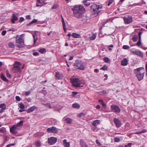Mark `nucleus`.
Here are the masks:
<instances>
[{"mask_svg":"<svg viewBox=\"0 0 147 147\" xmlns=\"http://www.w3.org/2000/svg\"><path fill=\"white\" fill-rule=\"evenodd\" d=\"M71 9L73 11V15L75 17L81 19L84 17V14L86 10L83 6L80 5H76Z\"/></svg>","mask_w":147,"mask_h":147,"instance_id":"f257e3e1","label":"nucleus"},{"mask_svg":"<svg viewBox=\"0 0 147 147\" xmlns=\"http://www.w3.org/2000/svg\"><path fill=\"white\" fill-rule=\"evenodd\" d=\"M144 73V70L143 68H138L134 70V73L139 81L143 79Z\"/></svg>","mask_w":147,"mask_h":147,"instance_id":"f03ea898","label":"nucleus"},{"mask_svg":"<svg viewBox=\"0 0 147 147\" xmlns=\"http://www.w3.org/2000/svg\"><path fill=\"white\" fill-rule=\"evenodd\" d=\"M102 6L92 3V15L95 17L97 16L101 11Z\"/></svg>","mask_w":147,"mask_h":147,"instance_id":"7ed1b4c3","label":"nucleus"},{"mask_svg":"<svg viewBox=\"0 0 147 147\" xmlns=\"http://www.w3.org/2000/svg\"><path fill=\"white\" fill-rule=\"evenodd\" d=\"M21 63L19 62L16 61L13 64L14 67L12 69V71L14 73H18L21 72V69H23L24 67V65L21 67Z\"/></svg>","mask_w":147,"mask_h":147,"instance_id":"20e7f679","label":"nucleus"},{"mask_svg":"<svg viewBox=\"0 0 147 147\" xmlns=\"http://www.w3.org/2000/svg\"><path fill=\"white\" fill-rule=\"evenodd\" d=\"M16 42L19 44L16 45L17 47L19 48H21L23 47V45L24 43V39L20 36L19 37V36H16Z\"/></svg>","mask_w":147,"mask_h":147,"instance_id":"39448f33","label":"nucleus"},{"mask_svg":"<svg viewBox=\"0 0 147 147\" xmlns=\"http://www.w3.org/2000/svg\"><path fill=\"white\" fill-rule=\"evenodd\" d=\"M75 67L79 69L83 70L84 69V65L83 63L81 61L76 60L74 63Z\"/></svg>","mask_w":147,"mask_h":147,"instance_id":"423d86ee","label":"nucleus"},{"mask_svg":"<svg viewBox=\"0 0 147 147\" xmlns=\"http://www.w3.org/2000/svg\"><path fill=\"white\" fill-rule=\"evenodd\" d=\"M124 23L125 24H128L131 23L133 21V18L131 16L124 17L123 18Z\"/></svg>","mask_w":147,"mask_h":147,"instance_id":"0eeeda50","label":"nucleus"},{"mask_svg":"<svg viewBox=\"0 0 147 147\" xmlns=\"http://www.w3.org/2000/svg\"><path fill=\"white\" fill-rule=\"evenodd\" d=\"M47 131L49 133L57 134L58 131L59 129L55 127L52 126L47 128Z\"/></svg>","mask_w":147,"mask_h":147,"instance_id":"6e6552de","label":"nucleus"},{"mask_svg":"<svg viewBox=\"0 0 147 147\" xmlns=\"http://www.w3.org/2000/svg\"><path fill=\"white\" fill-rule=\"evenodd\" d=\"M79 80L78 78H74L71 80L72 85L75 87H82L83 86H81L78 83Z\"/></svg>","mask_w":147,"mask_h":147,"instance_id":"1a4fd4ad","label":"nucleus"},{"mask_svg":"<svg viewBox=\"0 0 147 147\" xmlns=\"http://www.w3.org/2000/svg\"><path fill=\"white\" fill-rule=\"evenodd\" d=\"M111 109L113 112L115 113H119L120 112V109L117 105H115L111 106Z\"/></svg>","mask_w":147,"mask_h":147,"instance_id":"9d476101","label":"nucleus"},{"mask_svg":"<svg viewBox=\"0 0 147 147\" xmlns=\"http://www.w3.org/2000/svg\"><path fill=\"white\" fill-rule=\"evenodd\" d=\"M57 138L53 137H51L48 139V143L50 145L54 144L57 142Z\"/></svg>","mask_w":147,"mask_h":147,"instance_id":"9b49d317","label":"nucleus"},{"mask_svg":"<svg viewBox=\"0 0 147 147\" xmlns=\"http://www.w3.org/2000/svg\"><path fill=\"white\" fill-rule=\"evenodd\" d=\"M20 129L19 128L16 126L15 125L12 126L10 129V132L14 134H16L18 133L17 131V130Z\"/></svg>","mask_w":147,"mask_h":147,"instance_id":"f8f14e48","label":"nucleus"},{"mask_svg":"<svg viewBox=\"0 0 147 147\" xmlns=\"http://www.w3.org/2000/svg\"><path fill=\"white\" fill-rule=\"evenodd\" d=\"M100 120H96L92 122V130H97V128L96 126L100 124Z\"/></svg>","mask_w":147,"mask_h":147,"instance_id":"ddd939ff","label":"nucleus"},{"mask_svg":"<svg viewBox=\"0 0 147 147\" xmlns=\"http://www.w3.org/2000/svg\"><path fill=\"white\" fill-rule=\"evenodd\" d=\"M113 121L117 127L119 128L121 126V122L118 119L114 118L113 119Z\"/></svg>","mask_w":147,"mask_h":147,"instance_id":"4468645a","label":"nucleus"},{"mask_svg":"<svg viewBox=\"0 0 147 147\" xmlns=\"http://www.w3.org/2000/svg\"><path fill=\"white\" fill-rule=\"evenodd\" d=\"M18 15L19 14L18 13L13 14L12 18L11 20V22L13 24H14L15 23V21H16L18 20V18L17 16H18Z\"/></svg>","mask_w":147,"mask_h":147,"instance_id":"2eb2a0df","label":"nucleus"},{"mask_svg":"<svg viewBox=\"0 0 147 147\" xmlns=\"http://www.w3.org/2000/svg\"><path fill=\"white\" fill-rule=\"evenodd\" d=\"M37 107L35 106H33L29 108L28 109L26 110V111L28 113H29L33 111L35 109H37Z\"/></svg>","mask_w":147,"mask_h":147,"instance_id":"dca6fc26","label":"nucleus"},{"mask_svg":"<svg viewBox=\"0 0 147 147\" xmlns=\"http://www.w3.org/2000/svg\"><path fill=\"white\" fill-rule=\"evenodd\" d=\"M55 76L58 80H60L62 78L63 76L62 74H60L58 71H57L56 72Z\"/></svg>","mask_w":147,"mask_h":147,"instance_id":"f3484780","label":"nucleus"},{"mask_svg":"<svg viewBox=\"0 0 147 147\" xmlns=\"http://www.w3.org/2000/svg\"><path fill=\"white\" fill-rule=\"evenodd\" d=\"M128 62L127 59L125 58L121 61V65L123 66H126L127 65Z\"/></svg>","mask_w":147,"mask_h":147,"instance_id":"a211bd4d","label":"nucleus"},{"mask_svg":"<svg viewBox=\"0 0 147 147\" xmlns=\"http://www.w3.org/2000/svg\"><path fill=\"white\" fill-rule=\"evenodd\" d=\"M66 117H63L62 119L63 121H65L66 123H67L70 124L72 122V120L70 118H65Z\"/></svg>","mask_w":147,"mask_h":147,"instance_id":"6ab92c4d","label":"nucleus"},{"mask_svg":"<svg viewBox=\"0 0 147 147\" xmlns=\"http://www.w3.org/2000/svg\"><path fill=\"white\" fill-rule=\"evenodd\" d=\"M80 144L82 147H88V146L83 139H81Z\"/></svg>","mask_w":147,"mask_h":147,"instance_id":"aec40b11","label":"nucleus"},{"mask_svg":"<svg viewBox=\"0 0 147 147\" xmlns=\"http://www.w3.org/2000/svg\"><path fill=\"white\" fill-rule=\"evenodd\" d=\"M6 132V129L3 127L0 128V136H2L3 134H5Z\"/></svg>","mask_w":147,"mask_h":147,"instance_id":"412c9836","label":"nucleus"},{"mask_svg":"<svg viewBox=\"0 0 147 147\" xmlns=\"http://www.w3.org/2000/svg\"><path fill=\"white\" fill-rule=\"evenodd\" d=\"M37 20L36 19H33L32 21H31L26 26H30L32 24L36 23L37 22Z\"/></svg>","mask_w":147,"mask_h":147,"instance_id":"4be33fe9","label":"nucleus"},{"mask_svg":"<svg viewBox=\"0 0 147 147\" xmlns=\"http://www.w3.org/2000/svg\"><path fill=\"white\" fill-rule=\"evenodd\" d=\"M63 144L65 147H69L70 146L69 142H67L66 139H65L63 140Z\"/></svg>","mask_w":147,"mask_h":147,"instance_id":"5701e85b","label":"nucleus"},{"mask_svg":"<svg viewBox=\"0 0 147 147\" xmlns=\"http://www.w3.org/2000/svg\"><path fill=\"white\" fill-rule=\"evenodd\" d=\"M71 36H72L73 37L76 38H81V36L80 34L75 33H73L71 35Z\"/></svg>","mask_w":147,"mask_h":147,"instance_id":"b1692460","label":"nucleus"},{"mask_svg":"<svg viewBox=\"0 0 147 147\" xmlns=\"http://www.w3.org/2000/svg\"><path fill=\"white\" fill-rule=\"evenodd\" d=\"M32 36L34 38V44H35L37 40V35L36 33L32 34Z\"/></svg>","mask_w":147,"mask_h":147,"instance_id":"393cba45","label":"nucleus"},{"mask_svg":"<svg viewBox=\"0 0 147 147\" xmlns=\"http://www.w3.org/2000/svg\"><path fill=\"white\" fill-rule=\"evenodd\" d=\"M72 107L74 108L79 109L80 107V106L78 103H75L72 104Z\"/></svg>","mask_w":147,"mask_h":147,"instance_id":"a878e982","label":"nucleus"},{"mask_svg":"<svg viewBox=\"0 0 147 147\" xmlns=\"http://www.w3.org/2000/svg\"><path fill=\"white\" fill-rule=\"evenodd\" d=\"M147 132V130L145 129H143L141 131L137 132L134 133V134H141Z\"/></svg>","mask_w":147,"mask_h":147,"instance_id":"bb28decb","label":"nucleus"},{"mask_svg":"<svg viewBox=\"0 0 147 147\" xmlns=\"http://www.w3.org/2000/svg\"><path fill=\"white\" fill-rule=\"evenodd\" d=\"M88 0H84L82 2L84 3V4L86 6H89L90 4V3L88 1Z\"/></svg>","mask_w":147,"mask_h":147,"instance_id":"cd10ccee","label":"nucleus"},{"mask_svg":"<svg viewBox=\"0 0 147 147\" xmlns=\"http://www.w3.org/2000/svg\"><path fill=\"white\" fill-rule=\"evenodd\" d=\"M23 123V121H21L15 125H16V126H17V127H18V128H19V126L22 125Z\"/></svg>","mask_w":147,"mask_h":147,"instance_id":"c85d7f7f","label":"nucleus"},{"mask_svg":"<svg viewBox=\"0 0 147 147\" xmlns=\"http://www.w3.org/2000/svg\"><path fill=\"white\" fill-rule=\"evenodd\" d=\"M98 102L100 104L102 105V106L103 107L105 108H106V105L103 102V101L102 100H99Z\"/></svg>","mask_w":147,"mask_h":147,"instance_id":"c756f323","label":"nucleus"},{"mask_svg":"<svg viewBox=\"0 0 147 147\" xmlns=\"http://www.w3.org/2000/svg\"><path fill=\"white\" fill-rule=\"evenodd\" d=\"M1 78L4 81L6 82H8V80L7 79L6 77L4 75L2 74L1 76Z\"/></svg>","mask_w":147,"mask_h":147,"instance_id":"7c9ffc66","label":"nucleus"},{"mask_svg":"<svg viewBox=\"0 0 147 147\" xmlns=\"http://www.w3.org/2000/svg\"><path fill=\"white\" fill-rule=\"evenodd\" d=\"M136 55L141 57H142L143 56V53L139 50H138V51L137 52V53Z\"/></svg>","mask_w":147,"mask_h":147,"instance_id":"2f4dec72","label":"nucleus"},{"mask_svg":"<svg viewBox=\"0 0 147 147\" xmlns=\"http://www.w3.org/2000/svg\"><path fill=\"white\" fill-rule=\"evenodd\" d=\"M103 60L106 63H109L110 62V60L108 57H105L103 58Z\"/></svg>","mask_w":147,"mask_h":147,"instance_id":"473e14b6","label":"nucleus"},{"mask_svg":"<svg viewBox=\"0 0 147 147\" xmlns=\"http://www.w3.org/2000/svg\"><path fill=\"white\" fill-rule=\"evenodd\" d=\"M42 105L46 106H47L50 108H52V107L50 104L49 103H42Z\"/></svg>","mask_w":147,"mask_h":147,"instance_id":"72a5a7b5","label":"nucleus"},{"mask_svg":"<svg viewBox=\"0 0 147 147\" xmlns=\"http://www.w3.org/2000/svg\"><path fill=\"white\" fill-rule=\"evenodd\" d=\"M38 51L41 53H43L46 52V50L45 48L41 49L39 50Z\"/></svg>","mask_w":147,"mask_h":147,"instance_id":"f704fd0d","label":"nucleus"},{"mask_svg":"<svg viewBox=\"0 0 147 147\" xmlns=\"http://www.w3.org/2000/svg\"><path fill=\"white\" fill-rule=\"evenodd\" d=\"M18 106L19 108L21 109H24L25 108V106L24 104L22 103H19L18 104Z\"/></svg>","mask_w":147,"mask_h":147,"instance_id":"c9c22d12","label":"nucleus"},{"mask_svg":"<svg viewBox=\"0 0 147 147\" xmlns=\"http://www.w3.org/2000/svg\"><path fill=\"white\" fill-rule=\"evenodd\" d=\"M107 66L106 65H104L103 66L100 68V69L103 70L104 71L107 70Z\"/></svg>","mask_w":147,"mask_h":147,"instance_id":"e433bc0d","label":"nucleus"},{"mask_svg":"<svg viewBox=\"0 0 147 147\" xmlns=\"http://www.w3.org/2000/svg\"><path fill=\"white\" fill-rule=\"evenodd\" d=\"M132 39L134 42H136L138 39V36L136 35L133 36L132 38Z\"/></svg>","mask_w":147,"mask_h":147,"instance_id":"4c0bfd02","label":"nucleus"},{"mask_svg":"<svg viewBox=\"0 0 147 147\" xmlns=\"http://www.w3.org/2000/svg\"><path fill=\"white\" fill-rule=\"evenodd\" d=\"M8 46L11 48H13L14 47V44L12 42H10L8 43Z\"/></svg>","mask_w":147,"mask_h":147,"instance_id":"58836bf2","label":"nucleus"},{"mask_svg":"<svg viewBox=\"0 0 147 147\" xmlns=\"http://www.w3.org/2000/svg\"><path fill=\"white\" fill-rule=\"evenodd\" d=\"M6 73L7 77L9 78H11V75L9 74L7 70L6 71Z\"/></svg>","mask_w":147,"mask_h":147,"instance_id":"ea45409f","label":"nucleus"},{"mask_svg":"<svg viewBox=\"0 0 147 147\" xmlns=\"http://www.w3.org/2000/svg\"><path fill=\"white\" fill-rule=\"evenodd\" d=\"M141 39H140V38L139 39L137 43V45L138 47H140L141 45Z\"/></svg>","mask_w":147,"mask_h":147,"instance_id":"a19ab883","label":"nucleus"},{"mask_svg":"<svg viewBox=\"0 0 147 147\" xmlns=\"http://www.w3.org/2000/svg\"><path fill=\"white\" fill-rule=\"evenodd\" d=\"M5 108L6 109V105L4 103H2L0 104V108Z\"/></svg>","mask_w":147,"mask_h":147,"instance_id":"79ce46f5","label":"nucleus"},{"mask_svg":"<svg viewBox=\"0 0 147 147\" xmlns=\"http://www.w3.org/2000/svg\"><path fill=\"white\" fill-rule=\"evenodd\" d=\"M114 141L115 142H119L120 141V139L118 137H115L114 138Z\"/></svg>","mask_w":147,"mask_h":147,"instance_id":"37998d69","label":"nucleus"},{"mask_svg":"<svg viewBox=\"0 0 147 147\" xmlns=\"http://www.w3.org/2000/svg\"><path fill=\"white\" fill-rule=\"evenodd\" d=\"M35 144L37 147H39L40 146V142L39 141L36 142Z\"/></svg>","mask_w":147,"mask_h":147,"instance_id":"c03bdc74","label":"nucleus"},{"mask_svg":"<svg viewBox=\"0 0 147 147\" xmlns=\"http://www.w3.org/2000/svg\"><path fill=\"white\" fill-rule=\"evenodd\" d=\"M129 48L130 47L129 46L126 45H124L123 47V49H129Z\"/></svg>","mask_w":147,"mask_h":147,"instance_id":"a18cd8bd","label":"nucleus"},{"mask_svg":"<svg viewBox=\"0 0 147 147\" xmlns=\"http://www.w3.org/2000/svg\"><path fill=\"white\" fill-rule=\"evenodd\" d=\"M58 7V5L57 4L54 5L52 7V9H56Z\"/></svg>","mask_w":147,"mask_h":147,"instance_id":"49530a36","label":"nucleus"},{"mask_svg":"<svg viewBox=\"0 0 147 147\" xmlns=\"http://www.w3.org/2000/svg\"><path fill=\"white\" fill-rule=\"evenodd\" d=\"M85 115V114L84 113H80V114H78V116L80 118L82 116H84Z\"/></svg>","mask_w":147,"mask_h":147,"instance_id":"de8ad7c7","label":"nucleus"},{"mask_svg":"<svg viewBox=\"0 0 147 147\" xmlns=\"http://www.w3.org/2000/svg\"><path fill=\"white\" fill-rule=\"evenodd\" d=\"M113 1V0H109L108 3V6H110L112 3Z\"/></svg>","mask_w":147,"mask_h":147,"instance_id":"09e8293b","label":"nucleus"},{"mask_svg":"<svg viewBox=\"0 0 147 147\" xmlns=\"http://www.w3.org/2000/svg\"><path fill=\"white\" fill-rule=\"evenodd\" d=\"M78 94V92H73L72 96L73 97H74L76 95Z\"/></svg>","mask_w":147,"mask_h":147,"instance_id":"8fccbe9b","label":"nucleus"},{"mask_svg":"<svg viewBox=\"0 0 147 147\" xmlns=\"http://www.w3.org/2000/svg\"><path fill=\"white\" fill-rule=\"evenodd\" d=\"M24 18L23 17H21L20 18V20L19 21V22H22L24 20Z\"/></svg>","mask_w":147,"mask_h":147,"instance_id":"3c124183","label":"nucleus"},{"mask_svg":"<svg viewBox=\"0 0 147 147\" xmlns=\"http://www.w3.org/2000/svg\"><path fill=\"white\" fill-rule=\"evenodd\" d=\"M16 99L17 101H20L21 100L20 97L18 96H16Z\"/></svg>","mask_w":147,"mask_h":147,"instance_id":"603ef678","label":"nucleus"},{"mask_svg":"<svg viewBox=\"0 0 147 147\" xmlns=\"http://www.w3.org/2000/svg\"><path fill=\"white\" fill-rule=\"evenodd\" d=\"M96 36V33L92 34V40L95 39Z\"/></svg>","mask_w":147,"mask_h":147,"instance_id":"864d4df0","label":"nucleus"},{"mask_svg":"<svg viewBox=\"0 0 147 147\" xmlns=\"http://www.w3.org/2000/svg\"><path fill=\"white\" fill-rule=\"evenodd\" d=\"M96 143L99 146H100L101 145V144L100 142L98 140H96Z\"/></svg>","mask_w":147,"mask_h":147,"instance_id":"5fc2aeb1","label":"nucleus"},{"mask_svg":"<svg viewBox=\"0 0 147 147\" xmlns=\"http://www.w3.org/2000/svg\"><path fill=\"white\" fill-rule=\"evenodd\" d=\"M15 144L13 143V144H8L7 145L6 147H9L11 146H14L15 145Z\"/></svg>","mask_w":147,"mask_h":147,"instance_id":"6e6d98bb","label":"nucleus"},{"mask_svg":"<svg viewBox=\"0 0 147 147\" xmlns=\"http://www.w3.org/2000/svg\"><path fill=\"white\" fill-rule=\"evenodd\" d=\"M6 33V31L5 30H4L2 31V34L3 36H4L5 35Z\"/></svg>","mask_w":147,"mask_h":147,"instance_id":"4d7b16f0","label":"nucleus"},{"mask_svg":"<svg viewBox=\"0 0 147 147\" xmlns=\"http://www.w3.org/2000/svg\"><path fill=\"white\" fill-rule=\"evenodd\" d=\"M33 55L34 56H38L39 55V53L37 52H34L33 53Z\"/></svg>","mask_w":147,"mask_h":147,"instance_id":"13d9d810","label":"nucleus"},{"mask_svg":"<svg viewBox=\"0 0 147 147\" xmlns=\"http://www.w3.org/2000/svg\"><path fill=\"white\" fill-rule=\"evenodd\" d=\"M6 109L5 108H1V110H0V113H3L4 111Z\"/></svg>","mask_w":147,"mask_h":147,"instance_id":"bf43d9fd","label":"nucleus"},{"mask_svg":"<svg viewBox=\"0 0 147 147\" xmlns=\"http://www.w3.org/2000/svg\"><path fill=\"white\" fill-rule=\"evenodd\" d=\"M26 18V19L28 20H30L31 19L30 16V15H27Z\"/></svg>","mask_w":147,"mask_h":147,"instance_id":"052dcab7","label":"nucleus"},{"mask_svg":"<svg viewBox=\"0 0 147 147\" xmlns=\"http://www.w3.org/2000/svg\"><path fill=\"white\" fill-rule=\"evenodd\" d=\"M139 50H136L134 51H132V52L134 54H136L137 53V52Z\"/></svg>","mask_w":147,"mask_h":147,"instance_id":"680f3d73","label":"nucleus"},{"mask_svg":"<svg viewBox=\"0 0 147 147\" xmlns=\"http://www.w3.org/2000/svg\"><path fill=\"white\" fill-rule=\"evenodd\" d=\"M30 92V91H26L25 92V94L27 96L29 95Z\"/></svg>","mask_w":147,"mask_h":147,"instance_id":"e2e57ef3","label":"nucleus"},{"mask_svg":"<svg viewBox=\"0 0 147 147\" xmlns=\"http://www.w3.org/2000/svg\"><path fill=\"white\" fill-rule=\"evenodd\" d=\"M100 106L99 105H97L96 107V108L97 109H100Z\"/></svg>","mask_w":147,"mask_h":147,"instance_id":"0e129e2a","label":"nucleus"},{"mask_svg":"<svg viewBox=\"0 0 147 147\" xmlns=\"http://www.w3.org/2000/svg\"><path fill=\"white\" fill-rule=\"evenodd\" d=\"M19 112H23V111H26V110H25L24 109H20L19 110Z\"/></svg>","mask_w":147,"mask_h":147,"instance_id":"69168bd1","label":"nucleus"},{"mask_svg":"<svg viewBox=\"0 0 147 147\" xmlns=\"http://www.w3.org/2000/svg\"><path fill=\"white\" fill-rule=\"evenodd\" d=\"M63 24V27H65V21H63V22H62Z\"/></svg>","mask_w":147,"mask_h":147,"instance_id":"338daca9","label":"nucleus"},{"mask_svg":"<svg viewBox=\"0 0 147 147\" xmlns=\"http://www.w3.org/2000/svg\"><path fill=\"white\" fill-rule=\"evenodd\" d=\"M146 76H147V63L146 65Z\"/></svg>","mask_w":147,"mask_h":147,"instance_id":"774afa93","label":"nucleus"}]
</instances>
